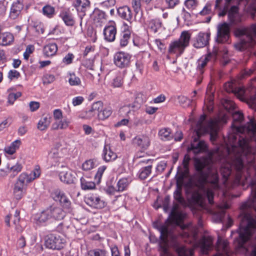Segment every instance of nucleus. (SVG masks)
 <instances>
[{
	"mask_svg": "<svg viewBox=\"0 0 256 256\" xmlns=\"http://www.w3.org/2000/svg\"><path fill=\"white\" fill-rule=\"evenodd\" d=\"M192 36V32L190 30L182 31L179 38L170 42L168 48L170 54H175L176 56H180L188 46Z\"/></svg>",
	"mask_w": 256,
	"mask_h": 256,
	"instance_id": "obj_8",
	"label": "nucleus"
},
{
	"mask_svg": "<svg viewBox=\"0 0 256 256\" xmlns=\"http://www.w3.org/2000/svg\"><path fill=\"white\" fill-rule=\"evenodd\" d=\"M104 106V103L100 100L94 102L90 108L86 112V116L89 118H96Z\"/></svg>",
	"mask_w": 256,
	"mask_h": 256,
	"instance_id": "obj_20",
	"label": "nucleus"
},
{
	"mask_svg": "<svg viewBox=\"0 0 256 256\" xmlns=\"http://www.w3.org/2000/svg\"><path fill=\"white\" fill-rule=\"evenodd\" d=\"M34 51V46L33 45H28L26 46L25 52L24 53V58L28 60L30 56Z\"/></svg>",
	"mask_w": 256,
	"mask_h": 256,
	"instance_id": "obj_62",
	"label": "nucleus"
},
{
	"mask_svg": "<svg viewBox=\"0 0 256 256\" xmlns=\"http://www.w3.org/2000/svg\"><path fill=\"white\" fill-rule=\"evenodd\" d=\"M112 110L110 106L102 108L100 112L98 114L96 118L100 120H104L108 118L112 114Z\"/></svg>",
	"mask_w": 256,
	"mask_h": 256,
	"instance_id": "obj_37",
	"label": "nucleus"
},
{
	"mask_svg": "<svg viewBox=\"0 0 256 256\" xmlns=\"http://www.w3.org/2000/svg\"><path fill=\"white\" fill-rule=\"evenodd\" d=\"M90 4L88 0H76L73 4L81 16L80 26L82 24V17L85 15L86 8L90 6Z\"/></svg>",
	"mask_w": 256,
	"mask_h": 256,
	"instance_id": "obj_21",
	"label": "nucleus"
},
{
	"mask_svg": "<svg viewBox=\"0 0 256 256\" xmlns=\"http://www.w3.org/2000/svg\"><path fill=\"white\" fill-rule=\"evenodd\" d=\"M22 96L21 92H17L16 93H10L8 96V102L10 104H14V102L17 98Z\"/></svg>",
	"mask_w": 256,
	"mask_h": 256,
	"instance_id": "obj_57",
	"label": "nucleus"
},
{
	"mask_svg": "<svg viewBox=\"0 0 256 256\" xmlns=\"http://www.w3.org/2000/svg\"><path fill=\"white\" fill-rule=\"evenodd\" d=\"M132 6L136 14H138L141 10V0H132Z\"/></svg>",
	"mask_w": 256,
	"mask_h": 256,
	"instance_id": "obj_64",
	"label": "nucleus"
},
{
	"mask_svg": "<svg viewBox=\"0 0 256 256\" xmlns=\"http://www.w3.org/2000/svg\"><path fill=\"white\" fill-rule=\"evenodd\" d=\"M170 134V130L169 128H162L158 132V135L162 139L168 138Z\"/></svg>",
	"mask_w": 256,
	"mask_h": 256,
	"instance_id": "obj_60",
	"label": "nucleus"
},
{
	"mask_svg": "<svg viewBox=\"0 0 256 256\" xmlns=\"http://www.w3.org/2000/svg\"><path fill=\"white\" fill-rule=\"evenodd\" d=\"M206 118L205 114L200 116L197 123V134L198 135L201 134L209 133L210 135L211 140L214 141L217 136L219 124L221 122L226 123L228 117L227 116L224 115L220 120L216 118L206 120Z\"/></svg>",
	"mask_w": 256,
	"mask_h": 256,
	"instance_id": "obj_5",
	"label": "nucleus"
},
{
	"mask_svg": "<svg viewBox=\"0 0 256 256\" xmlns=\"http://www.w3.org/2000/svg\"><path fill=\"white\" fill-rule=\"evenodd\" d=\"M235 34L237 36H244L240 42L234 44L236 50L242 51L256 44L254 36L256 35V24H252L250 28H238Z\"/></svg>",
	"mask_w": 256,
	"mask_h": 256,
	"instance_id": "obj_6",
	"label": "nucleus"
},
{
	"mask_svg": "<svg viewBox=\"0 0 256 256\" xmlns=\"http://www.w3.org/2000/svg\"><path fill=\"white\" fill-rule=\"evenodd\" d=\"M106 169V166H102L98 168L94 177L95 180L98 183L100 182L102 174Z\"/></svg>",
	"mask_w": 256,
	"mask_h": 256,
	"instance_id": "obj_59",
	"label": "nucleus"
},
{
	"mask_svg": "<svg viewBox=\"0 0 256 256\" xmlns=\"http://www.w3.org/2000/svg\"><path fill=\"white\" fill-rule=\"evenodd\" d=\"M94 166V160H86L82 164V169L84 170H90L92 169Z\"/></svg>",
	"mask_w": 256,
	"mask_h": 256,
	"instance_id": "obj_55",
	"label": "nucleus"
},
{
	"mask_svg": "<svg viewBox=\"0 0 256 256\" xmlns=\"http://www.w3.org/2000/svg\"><path fill=\"white\" fill-rule=\"evenodd\" d=\"M64 217L62 210L57 206H50L41 212L34 216V220L38 224H42L50 220H62Z\"/></svg>",
	"mask_w": 256,
	"mask_h": 256,
	"instance_id": "obj_10",
	"label": "nucleus"
},
{
	"mask_svg": "<svg viewBox=\"0 0 256 256\" xmlns=\"http://www.w3.org/2000/svg\"><path fill=\"white\" fill-rule=\"evenodd\" d=\"M21 144V140L19 139L16 140L12 142L10 146H6L4 151L8 155H12L19 148Z\"/></svg>",
	"mask_w": 256,
	"mask_h": 256,
	"instance_id": "obj_31",
	"label": "nucleus"
},
{
	"mask_svg": "<svg viewBox=\"0 0 256 256\" xmlns=\"http://www.w3.org/2000/svg\"><path fill=\"white\" fill-rule=\"evenodd\" d=\"M133 144L140 148L142 151L148 148L150 144V138L146 135L136 136L132 140Z\"/></svg>",
	"mask_w": 256,
	"mask_h": 256,
	"instance_id": "obj_19",
	"label": "nucleus"
},
{
	"mask_svg": "<svg viewBox=\"0 0 256 256\" xmlns=\"http://www.w3.org/2000/svg\"><path fill=\"white\" fill-rule=\"evenodd\" d=\"M67 146L64 142H56L48 152V155L52 160V166L54 167L64 168L63 157L68 154Z\"/></svg>",
	"mask_w": 256,
	"mask_h": 256,
	"instance_id": "obj_7",
	"label": "nucleus"
},
{
	"mask_svg": "<svg viewBox=\"0 0 256 256\" xmlns=\"http://www.w3.org/2000/svg\"><path fill=\"white\" fill-rule=\"evenodd\" d=\"M116 23L113 20L110 21L104 30V40L108 42H114L116 39Z\"/></svg>",
	"mask_w": 256,
	"mask_h": 256,
	"instance_id": "obj_16",
	"label": "nucleus"
},
{
	"mask_svg": "<svg viewBox=\"0 0 256 256\" xmlns=\"http://www.w3.org/2000/svg\"><path fill=\"white\" fill-rule=\"evenodd\" d=\"M58 49V46L56 43H50L44 47L43 54L46 57H52L56 55Z\"/></svg>",
	"mask_w": 256,
	"mask_h": 256,
	"instance_id": "obj_29",
	"label": "nucleus"
},
{
	"mask_svg": "<svg viewBox=\"0 0 256 256\" xmlns=\"http://www.w3.org/2000/svg\"><path fill=\"white\" fill-rule=\"evenodd\" d=\"M103 158L106 162H110L115 160L117 158L116 152L112 151L109 145H105L103 150Z\"/></svg>",
	"mask_w": 256,
	"mask_h": 256,
	"instance_id": "obj_30",
	"label": "nucleus"
},
{
	"mask_svg": "<svg viewBox=\"0 0 256 256\" xmlns=\"http://www.w3.org/2000/svg\"><path fill=\"white\" fill-rule=\"evenodd\" d=\"M64 240L59 235L54 234L48 235L44 242L46 247L52 250H60L64 247Z\"/></svg>",
	"mask_w": 256,
	"mask_h": 256,
	"instance_id": "obj_12",
	"label": "nucleus"
},
{
	"mask_svg": "<svg viewBox=\"0 0 256 256\" xmlns=\"http://www.w3.org/2000/svg\"><path fill=\"white\" fill-rule=\"evenodd\" d=\"M230 35V26L224 22L218 27L217 42L218 43H229Z\"/></svg>",
	"mask_w": 256,
	"mask_h": 256,
	"instance_id": "obj_14",
	"label": "nucleus"
},
{
	"mask_svg": "<svg viewBox=\"0 0 256 256\" xmlns=\"http://www.w3.org/2000/svg\"><path fill=\"white\" fill-rule=\"evenodd\" d=\"M118 14L122 18L132 23V14L130 8L128 6H124L118 9Z\"/></svg>",
	"mask_w": 256,
	"mask_h": 256,
	"instance_id": "obj_22",
	"label": "nucleus"
},
{
	"mask_svg": "<svg viewBox=\"0 0 256 256\" xmlns=\"http://www.w3.org/2000/svg\"><path fill=\"white\" fill-rule=\"evenodd\" d=\"M22 10V6H18L16 4H12L11 8L10 16L12 19L16 18L20 14L21 10Z\"/></svg>",
	"mask_w": 256,
	"mask_h": 256,
	"instance_id": "obj_50",
	"label": "nucleus"
},
{
	"mask_svg": "<svg viewBox=\"0 0 256 256\" xmlns=\"http://www.w3.org/2000/svg\"><path fill=\"white\" fill-rule=\"evenodd\" d=\"M64 194H65L59 189L55 190L51 193L52 199L56 202H60Z\"/></svg>",
	"mask_w": 256,
	"mask_h": 256,
	"instance_id": "obj_53",
	"label": "nucleus"
},
{
	"mask_svg": "<svg viewBox=\"0 0 256 256\" xmlns=\"http://www.w3.org/2000/svg\"><path fill=\"white\" fill-rule=\"evenodd\" d=\"M130 38L131 36L120 34V47L124 48L126 46L129 42Z\"/></svg>",
	"mask_w": 256,
	"mask_h": 256,
	"instance_id": "obj_56",
	"label": "nucleus"
},
{
	"mask_svg": "<svg viewBox=\"0 0 256 256\" xmlns=\"http://www.w3.org/2000/svg\"><path fill=\"white\" fill-rule=\"evenodd\" d=\"M159 230L160 232V246L164 254L166 256L168 255V241L169 238H172L173 241H175L176 237L172 236L168 230V228L166 226H162L160 228Z\"/></svg>",
	"mask_w": 256,
	"mask_h": 256,
	"instance_id": "obj_11",
	"label": "nucleus"
},
{
	"mask_svg": "<svg viewBox=\"0 0 256 256\" xmlns=\"http://www.w3.org/2000/svg\"><path fill=\"white\" fill-rule=\"evenodd\" d=\"M214 97L212 86H208L206 89L204 104L206 106L209 112H211L213 110Z\"/></svg>",
	"mask_w": 256,
	"mask_h": 256,
	"instance_id": "obj_24",
	"label": "nucleus"
},
{
	"mask_svg": "<svg viewBox=\"0 0 256 256\" xmlns=\"http://www.w3.org/2000/svg\"><path fill=\"white\" fill-rule=\"evenodd\" d=\"M130 182L131 181L129 178H123L119 180L116 185L118 188L117 191L123 192L126 190Z\"/></svg>",
	"mask_w": 256,
	"mask_h": 256,
	"instance_id": "obj_39",
	"label": "nucleus"
},
{
	"mask_svg": "<svg viewBox=\"0 0 256 256\" xmlns=\"http://www.w3.org/2000/svg\"><path fill=\"white\" fill-rule=\"evenodd\" d=\"M218 49L216 47H214V50L212 52H209L204 57H202L198 60V65L197 66V70L200 74L204 72L203 68L206 66L208 62L212 59L216 58L218 54Z\"/></svg>",
	"mask_w": 256,
	"mask_h": 256,
	"instance_id": "obj_18",
	"label": "nucleus"
},
{
	"mask_svg": "<svg viewBox=\"0 0 256 256\" xmlns=\"http://www.w3.org/2000/svg\"><path fill=\"white\" fill-rule=\"evenodd\" d=\"M42 174L41 168L38 165H36L34 166L33 170L32 171L30 175L31 176L33 181L40 177Z\"/></svg>",
	"mask_w": 256,
	"mask_h": 256,
	"instance_id": "obj_54",
	"label": "nucleus"
},
{
	"mask_svg": "<svg viewBox=\"0 0 256 256\" xmlns=\"http://www.w3.org/2000/svg\"><path fill=\"white\" fill-rule=\"evenodd\" d=\"M235 80L226 82L224 88L228 92H232L242 101L246 102L250 106L256 110V78L252 79L246 89L237 88Z\"/></svg>",
	"mask_w": 256,
	"mask_h": 256,
	"instance_id": "obj_4",
	"label": "nucleus"
},
{
	"mask_svg": "<svg viewBox=\"0 0 256 256\" xmlns=\"http://www.w3.org/2000/svg\"><path fill=\"white\" fill-rule=\"evenodd\" d=\"M61 181L66 184L74 183L76 180V176L72 170H68L66 172H60L59 174Z\"/></svg>",
	"mask_w": 256,
	"mask_h": 256,
	"instance_id": "obj_27",
	"label": "nucleus"
},
{
	"mask_svg": "<svg viewBox=\"0 0 256 256\" xmlns=\"http://www.w3.org/2000/svg\"><path fill=\"white\" fill-rule=\"evenodd\" d=\"M131 56L124 52H117L114 58V64L120 68H124L128 66Z\"/></svg>",
	"mask_w": 256,
	"mask_h": 256,
	"instance_id": "obj_15",
	"label": "nucleus"
},
{
	"mask_svg": "<svg viewBox=\"0 0 256 256\" xmlns=\"http://www.w3.org/2000/svg\"><path fill=\"white\" fill-rule=\"evenodd\" d=\"M81 186L82 190H92L95 188V183L92 181L89 180L88 179H86L82 178L80 179Z\"/></svg>",
	"mask_w": 256,
	"mask_h": 256,
	"instance_id": "obj_43",
	"label": "nucleus"
},
{
	"mask_svg": "<svg viewBox=\"0 0 256 256\" xmlns=\"http://www.w3.org/2000/svg\"><path fill=\"white\" fill-rule=\"evenodd\" d=\"M33 181L30 174L26 172L21 173L17 180V182L26 188L27 184Z\"/></svg>",
	"mask_w": 256,
	"mask_h": 256,
	"instance_id": "obj_36",
	"label": "nucleus"
},
{
	"mask_svg": "<svg viewBox=\"0 0 256 256\" xmlns=\"http://www.w3.org/2000/svg\"><path fill=\"white\" fill-rule=\"evenodd\" d=\"M132 32V23L129 22V24H128L126 22H123L120 27V34L131 36Z\"/></svg>",
	"mask_w": 256,
	"mask_h": 256,
	"instance_id": "obj_49",
	"label": "nucleus"
},
{
	"mask_svg": "<svg viewBox=\"0 0 256 256\" xmlns=\"http://www.w3.org/2000/svg\"><path fill=\"white\" fill-rule=\"evenodd\" d=\"M186 217V214L182 212H174L170 216L171 220L176 225L180 226L183 232L182 236L184 238H187L189 240H186V242L192 243L196 240L198 234L197 228L191 226L181 224L184 219Z\"/></svg>",
	"mask_w": 256,
	"mask_h": 256,
	"instance_id": "obj_9",
	"label": "nucleus"
},
{
	"mask_svg": "<svg viewBox=\"0 0 256 256\" xmlns=\"http://www.w3.org/2000/svg\"><path fill=\"white\" fill-rule=\"evenodd\" d=\"M20 76V72L16 70H10L8 73V78L10 80H18Z\"/></svg>",
	"mask_w": 256,
	"mask_h": 256,
	"instance_id": "obj_58",
	"label": "nucleus"
},
{
	"mask_svg": "<svg viewBox=\"0 0 256 256\" xmlns=\"http://www.w3.org/2000/svg\"><path fill=\"white\" fill-rule=\"evenodd\" d=\"M64 208L69 210L70 208L71 202L68 198L64 195L59 202Z\"/></svg>",
	"mask_w": 256,
	"mask_h": 256,
	"instance_id": "obj_61",
	"label": "nucleus"
},
{
	"mask_svg": "<svg viewBox=\"0 0 256 256\" xmlns=\"http://www.w3.org/2000/svg\"><path fill=\"white\" fill-rule=\"evenodd\" d=\"M70 124V122L68 120L62 118L54 121L52 125L51 129L54 130H66L69 126Z\"/></svg>",
	"mask_w": 256,
	"mask_h": 256,
	"instance_id": "obj_32",
	"label": "nucleus"
},
{
	"mask_svg": "<svg viewBox=\"0 0 256 256\" xmlns=\"http://www.w3.org/2000/svg\"><path fill=\"white\" fill-rule=\"evenodd\" d=\"M124 83V76L120 72L116 74L115 76L112 80L111 86L114 88H120L122 86Z\"/></svg>",
	"mask_w": 256,
	"mask_h": 256,
	"instance_id": "obj_38",
	"label": "nucleus"
},
{
	"mask_svg": "<svg viewBox=\"0 0 256 256\" xmlns=\"http://www.w3.org/2000/svg\"><path fill=\"white\" fill-rule=\"evenodd\" d=\"M60 16L68 26H73L74 24V20L72 14L68 10H64L61 11Z\"/></svg>",
	"mask_w": 256,
	"mask_h": 256,
	"instance_id": "obj_28",
	"label": "nucleus"
},
{
	"mask_svg": "<svg viewBox=\"0 0 256 256\" xmlns=\"http://www.w3.org/2000/svg\"><path fill=\"white\" fill-rule=\"evenodd\" d=\"M88 256H108V254L106 250L98 248L88 251Z\"/></svg>",
	"mask_w": 256,
	"mask_h": 256,
	"instance_id": "obj_52",
	"label": "nucleus"
},
{
	"mask_svg": "<svg viewBox=\"0 0 256 256\" xmlns=\"http://www.w3.org/2000/svg\"><path fill=\"white\" fill-rule=\"evenodd\" d=\"M194 166L196 171L202 172V170L208 165V160L206 158H196L194 160Z\"/></svg>",
	"mask_w": 256,
	"mask_h": 256,
	"instance_id": "obj_35",
	"label": "nucleus"
},
{
	"mask_svg": "<svg viewBox=\"0 0 256 256\" xmlns=\"http://www.w3.org/2000/svg\"><path fill=\"white\" fill-rule=\"evenodd\" d=\"M179 256H192L194 253V248H187L185 246H181L176 248Z\"/></svg>",
	"mask_w": 256,
	"mask_h": 256,
	"instance_id": "obj_41",
	"label": "nucleus"
},
{
	"mask_svg": "<svg viewBox=\"0 0 256 256\" xmlns=\"http://www.w3.org/2000/svg\"><path fill=\"white\" fill-rule=\"evenodd\" d=\"M174 200L182 206H187L186 202L184 198L182 197V195L180 190H176L174 192Z\"/></svg>",
	"mask_w": 256,
	"mask_h": 256,
	"instance_id": "obj_51",
	"label": "nucleus"
},
{
	"mask_svg": "<svg viewBox=\"0 0 256 256\" xmlns=\"http://www.w3.org/2000/svg\"><path fill=\"white\" fill-rule=\"evenodd\" d=\"M232 130L236 133L230 134L228 136L226 152L228 154L234 155V158L230 163L223 164L220 168V172L225 179L224 184L228 188H233L240 183L242 176L243 163L242 154H247L250 152L248 144V137L256 140V124L250 120L246 125L242 124L244 115L240 112H235L232 114Z\"/></svg>",
	"mask_w": 256,
	"mask_h": 256,
	"instance_id": "obj_1",
	"label": "nucleus"
},
{
	"mask_svg": "<svg viewBox=\"0 0 256 256\" xmlns=\"http://www.w3.org/2000/svg\"><path fill=\"white\" fill-rule=\"evenodd\" d=\"M148 27L152 32H156L161 28L162 22L158 19L152 20L148 22Z\"/></svg>",
	"mask_w": 256,
	"mask_h": 256,
	"instance_id": "obj_48",
	"label": "nucleus"
},
{
	"mask_svg": "<svg viewBox=\"0 0 256 256\" xmlns=\"http://www.w3.org/2000/svg\"><path fill=\"white\" fill-rule=\"evenodd\" d=\"M14 40L13 35L8 32L0 34V45L8 46Z\"/></svg>",
	"mask_w": 256,
	"mask_h": 256,
	"instance_id": "obj_33",
	"label": "nucleus"
},
{
	"mask_svg": "<svg viewBox=\"0 0 256 256\" xmlns=\"http://www.w3.org/2000/svg\"><path fill=\"white\" fill-rule=\"evenodd\" d=\"M86 204L92 208L101 209L104 208L106 202L98 194L90 193L86 197Z\"/></svg>",
	"mask_w": 256,
	"mask_h": 256,
	"instance_id": "obj_13",
	"label": "nucleus"
},
{
	"mask_svg": "<svg viewBox=\"0 0 256 256\" xmlns=\"http://www.w3.org/2000/svg\"><path fill=\"white\" fill-rule=\"evenodd\" d=\"M152 166L142 168L139 171L138 176L141 180L146 178L152 172Z\"/></svg>",
	"mask_w": 256,
	"mask_h": 256,
	"instance_id": "obj_45",
	"label": "nucleus"
},
{
	"mask_svg": "<svg viewBox=\"0 0 256 256\" xmlns=\"http://www.w3.org/2000/svg\"><path fill=\"white\" fill-rule=\"evenodd\" d=\"M208 148V146L204 141H200L199 142L194 141L190 146V149L195 154L206 152Z\"/></svg>",
	"mask_w": 256,
	"mask_h": 256,
	"instance_id": "obj_25",
	"label": "nucleus"
},
{
	"mask_svg": "<svg viewBox=\"0 0 256 256\" xmlns=\"http://www.w3.org/2000/svg\"><path fill=\"white\" fill-rule=\"evenodd\" d=\"M50 118L48 117L42 118L38 124V128L40 130H44L48 128L50 124Z\"/></svg>",
	"mask_w": 256,
	"mask_h": 256,
	"instance_id": "obj_46",
	"label": "nucleus"
},
{
	"mask_svg": "<svg viewBox=\"0 0 256 256\" xmlns=\"http://www.w3.org/2000/svg\"><path fill=\"white\" fill-rule=\"evenodd\" d=\"M251 186L252 198L240 206L242 212L239 216L240 219L238 230L239 237L235 241L238 244V248L244 246L256 230V216L253 218L250 212L251 208L256 210V180L252 182Z\"/></svg>",
	"mask_w": 256,
	"mask_h": 256,
	"instance_id": "obj_3",
	"label": "nucleus"
},
{
	"mask_svg": "<svg viewBox=\"0 0 256 256\" xmlns=\"http://www.w3.org/2000/svg\"><path fill=\"white\" fill-rule=\"evenodd\" d=\"M194 178L196 180L195 186L198 189L192 192L189 200L190 204L204 208L206 198L210 204H214V192L219 189L217 171L210 172L208 175L204 174L202 172H198L194 175Z\"/></svg>",
	"mask_w": 256,
	"mask_h": 256,
	"instance_id": "obj_2",
	"label": "nucleus"
},
{
	"mask_svg": "<svg viewBox=\"0 0 256 256\" xmlns=\"http://www.w3.org/2000/svg\"><path fill=\"white\" fill-rule=\"evenodd\" d=\"M26 188L22 184L16 183L14 188V195L16 200H20L26 194Z\"/></svg>",
	"mask_w": 256,
	"mask_h": 256,
	"instance_id": "obj_34",
	"label": "nucleus"
},
{
	"mask_svg": "<svg viewBox=\"0 0 256 256\" xmlns=\"http://www.w3.org/2000/svg\"><path fill=\"white\" fill-rule=\"evenodd\" d=\"M238 14V8L236 6H232L228 12V17L230 20L234 18Z\"/></svg>",
	"mask_w": 256,
	"mask_h": 256,
	"instance_id": "obj_63",
	"label": "nucleus"
},
{
	"mask_svg": "<svg viewBox=\"0 0 256 256\" xmlns=\"http://www.w3.org/2000/svg\"><path fill=\"white\" fill-rule=\"evenodd\" d=\"M213 238L210 236H204L198 243L194 244V247H200L202 254H206L213 248Z\"/></svg>",
	"mask_w": 256,
	"mask_h": 256,
	"instance_id": "obj_17",
	"label": "nucleus"
},
{
	"mask_svg": "<svg viewBox=\"0 0 256 256\" xmlns=\"http://www.w3.org/2000/svg\"><path fill=\"white\" fill-rule=\"evenodd\" d=\"M22 166L21 164L16 163V164L10 168H8L10 176L14 178L22 170Z\"/></svg>",
	"mask_w": 256,
	"mask_h": 256,
	"instance_id": "obj_42",
	"label": "nucleus"
},
{
	"mask_svg": "<svg viewBox=\"0 0 256 256\" xmlns=\"http://www.w3.org/2000/svg\"><path fill=\"white\" fill-rule=\"evenodd\" d=\"M228 242L227 240H222L220 238H218L216 250L218 252H222V253H218L214 256H224V254H228Z\"/></svg>",
	"mask_w": 256,
	"mask_h": 256,
	"instance_id": "obj_23",
	"label": "nucleus"
},
{
	"mask_svg": "<svg viewBox=\"0 0 256 256\" xmlns=\"http://www.w3.org/2000/svg\"><path fill=\"white\" fill-rule=\"evenodd\" d=\"M94 15V22L95 24L97 26H102L106 20L104 14L99 12H96Z\"/></svg>",
	"mask_w": 256,
	"mask_h": 256,
	"instance_id": "obj_44",
	"label": "nucleus"
},
{
	"mask_svg": "<svg viewBox=\"0 0 256 256\" xmlns=\"http://www.w3.org/2000/svg\"><path fill=\"white\" fill-rule=\"evenodd\" d=\"M68 82L71 86H78L81 84L80 78L74 72H70L68 74Z\"/></svg>",
	"mask_w": 256,
	"mask_h": 256,
	"instance_id": "obj_40",
	"label": "nucleus"
},
{
	"mask_svg": "<svg viewBox=\"0 0 256 256\" xmlns=\"http://www.w3.org/2000/svg\"><path fill=\"white\" fill-rule=\"evenodd\" d=\"M42 12L43 14L48 18H52L54 15L55 8L54 7L47 4L42 8Z\"/></svg>",
	"mask_w": 256,
	"mask_h": 256,
	"instance_id": "obj_47",
	"label": "nucleus"
},
{
	"mask_svg": "<svg viewBox=\"0 0 256 256\" xmlns=\"http://www.w3.org/2000/svg\"><path fill=\"white\" fill-rule=\"evenodd\" d=\"M209 38L210 36L208 34L200 32L194 43V46L196 48L204 47L208 44Z\"/></svg>",
	"mask_w": 256,
	"mask_h": 256,
	"instance_id": "obj_26",
	"label": "nucleus"
}]
</instances>
